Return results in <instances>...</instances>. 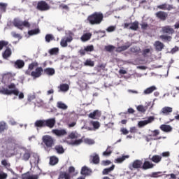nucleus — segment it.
Returning a JSON list of instances; mask_svg holds the SVG:
<instances>
[{
  "label": "nucleus",
  "instance_id": "54",
  "mask_svg": "<svg viewBox=\"0 0 179 179\" xmlns=\"http://www.w3.org/2000/svg\"><path fill=\"white\" fill-rule=\"evenodd\" d=\"M129 155H124V156L117 158L116 159V162H117V163H122V162H124V160H125V159H129Z\"/></svg>",
  "mask_w": 179,
  "mask_h": 179
},
{
  "label": "nucleus",
  "instance_id": "51",
  "mask_svg": "<svg viewBox=\"0 0 179 179\" xmlns=\"http://www.w3.org/2000/svg\"><path fill=\"white\" fill-rule=\"evenodd\" d=\"M59 52V49H58L57 48H55L50 49L49 53L50 54V55H57V54H58Z\"/></svg>",
  "mask_w": 179,
  "mask_h": 179
},
{
  "label": "nucleus",
  "instance_id": "50",
  "mask_svg": "<svg viewBox=\"0 0 179 179\" xmlns=\"http://www.w3.org/2000/svg\"><path fill=\"white\" fill-rule=\"evenodd\" d=\"M85 66H94V62L92 59H87L84 63Z\"/></svg>",
  "mask_w": 179,
  "mask_h": 179
},
{
  "label": "nucleus",
  "instance_id": "37",
  "mask_svg": "<svg viewBox=\"0 0 179 179\" xmlns=\"http://www.w3.org/2000/svg\"><path fill=\"white\" fill-rule=\"evenodd\" d=\"M13 25L15 27H17L20 30H23V27H22V21L18 19H15L13 21Z\"/></svg>",
  "mask_w": 179,
  "mask_h": 179
},
{
  "label": "nucleus",
  "instance_id": "53",
  "mask_svg": "<svg viewBox=\"0 0 179 179\" xmlns=\"http://www.w3.org/2000/svg\"><path fill=\"white\" fill-rule=\"evenodd\" d=\"M30 152H26L22 156V160H24V162H27L29 159H30Z\"/></svg>",
  "mask_w": 179,
  "mask_h": 179
},
{
  "label": "nucleus",
  "instance_id": "7",
  "mask_svg": "<svg viewBox=\"0 0 179 179\" xmlns=\"http://www.w3.org/2000/svg\"><path fill=\"white\" fill-rule=\"evenodd\" d=\"M155 121V117L153 116H150L148 120H141L138 122V125L139 128H143V127H145L148 125V124H151V122H153Z\"/></svg>",
  "mask_w": 179,
  "mask_h": 179
},
{
  "label": "nucleus",
  "instance_id": "55",
  "mask_svg": "<svg viewBox=\"0 0 179 179\" xmlns=\"http://www.w3.org/2000/svg\"><path fill=\"white\" fill-rule=\"evenodd\" d=\"M36 66H38V63L37 62H34L31 63L29 65L28 68L30 71H33V69H34V68H36Z\"/></svg>",
  "mask_w": 179,
  "mask_h": 179
},
{
  "label": "nucleus",
  "instance_id": "13",
  "mask_svg": "<svg viewBox=\"0 0 179 179\" xmlns=\"http://www.w3.org/2000/svg\"><path fill=\"white\" fill-rule=\"evenodd\" d=\"M162 30L164 34H173L174 33V29L171 28V27L169 25L162 27Z\"/></svg>",
  "mask_w": 179,
  "mask_h": 179
},
{
  "label": "nucleus",
  "instance_id": "58",
  "mask_svg": "<svg viewBox=\"0 0 179 179\" xmlns=\"http://www.w3.org/2000/svg\"><path fill=\"white\" fill-rule=\"evenodd\" d=\"M162 172H154L152 173V177H154V178H157V177H162Z\"/></svg>",
  "mask_w": 179,
  "mask_h": 179
},
{
  "label": "nucleus",
  "instance_id": "43",
  "mask_svg": "<svg viewBox=\"0 0 179 179\" xmlns=\"http://www.w3.org/2000/svg\"><path fill=\"white\" fill-rule=\"evenodd\" d=\"M131 52H133L134 54H139L141 53V48L137 46H134L130 48Z\"/></svg>",
  "mask_w": 179,
  "mask_h": 179
},
{
  "label": "nucleus",
  "instance_id": "49",
  "mask_svg": "<svg viewBox=\"0 0 179 179\" xmlns=\"http://www.w3.org/2000/svg\"><path fill=\"white\" fill-rule=\"evenodd\" d=\"M105 50L108 52H113V51L115 50V46H114L113 45H108L105 46Z\"/></svg>",
  "mask_w": 179,
  "mask_h": 179
},
{
  "label": "nucleus",
  "instance_id": "10",
  "mask_svg": "<svg viewBox=\"0 0 179 179\" xmlns=\"http://www.w3.org/2000/svg\"><path fill=\"white\" fill-rule=\"evenodd\" d=\"M56 122L57 121L55 120V117L48 119L45 120V127L52 129L53 127H55Z\"/></svg>",
  "mask_w": 179,
  "mask_h": 179
},
{
  "label": "nucleus",
  "instance_id": "47",
  "mask_svg": "<svg viewBox=\"0 0 179 179\" xmlns=\"http://www.w3.org/2000/svg\"><path fill=\"white\" fill-rule=\"evenodd\" d=\"M8 44H9V42L6 41H0V51H2L4 47H6V48Z\"/></svg>",
  "mask_w": 179,
  "mask_h": 179
},
{
  "label": "nucleus",
  "instance_id": "59",
  "mask_svg": "<svg viewBox=\"0 0 179 179\" xmlns=\"http://www.w3.org/2000/svg\"><path fill=\"white\" fill-rule=\"evenodd\" d=\"M34 99H36V95L29 94V95H28L27 101L29 102H31V101H33V100H34Z\"/></svg>",
  "mask_w": 179,
  "mask_h": 179
},
{
  "label": "nucleus",
  "instance_id": "44",
  "mask_svg": "<svg viewBox=\"0 0 179 179\" xmlns=\"http://www.w3.org/2000/svg\"><path fill=\"white\" fill-rule=\"evenodd\" d=\"M38 34H40V29H38V28L35 29H31L28 31L29 36H34V35Z\"/></svg>",
  "mask_w": 179,
  "mask_h": 179
},
{
  "label": "nucleus",
  "instance_id": "45",
  "mask_svg": "<svg viewBox=\"0 0 179 179\" xmlns=\"http://www.w3.org/2000/svg\"><path fill=\"white\" fill-rule=\"evenodd\" d=\"M153 49L150 48H147V49H144L142 51V55L143 57H144V58H146L147 57H148V54H150V52Z\"/></svg>",
  "mask_w": 179,
  "mask_h": 179
},
{
  "label": "nucleus",
  "instance_id": "38",
  "mask_svg": "<svg viewBox=\"0 0 179 179\" xmlns=\"http://www.w3.org/2000/svg\"><path fill=\"white\" fill-rule=\"evenodd\" d=\"M131 47V45H124L122 46H120L117 48V52H122V51H127Z\"/></svg>",
  "mask_w": 179,
  "mask_h": 179
},
{
  "label": "nucleus",
  "instance_id": "22",
  "mask_svg": "<svg viewBox=\"0 0 179 179\" xmlns=\"http://www.w3.org/2000/svg\"><path fill=\"white\" fill-rule=\"evenodd\" d=\"M143 164V162H142L141 160L136 159L132 163L131 167L133 169H142V165Z\"/></svg>",
  "mask_w": 179,
  "mask_h": 179
},
{
  "label": "nucleus",
  "instance_id": "9",
  "mask_svg": "<svg viewBox=\"0 0 179 179\" xmlns=\"http://www.w3.org/2000/svg\"><path fill=\"white\" fill-rule=\"evenodd\" d=\"M73 40L72 36L63 37L60 41V45L63 48L68 47V43H71Z\"/></svg>",
  "mask_w": 179,
  "mask_h": 179
},
{
  "label": "nucleus",
  "instance_id": "12",
  "mask_svg": "<svg viewBox=\"0 0 179 179\" xmlns=\"http://www.w3.org/2000/svg\"><path fill=\"white\" fill-rule=\"evenodd\" d=\"M90 163H93L94 164H99L100 163V157H99V155L97 154L90 155Z\"/></svg>",
  "mask_w": 179,
  "mask_h": 179
},
{
  "label": "nucleus",
  "instance_id": "14",
  "mask_svg": "<svg viewBox=\"0 0 179 179\" xmlns=\"http://www.w3.org/2000/svg\"><path fill=\"white\" fill-rule=\"evenodd\" d=\"M171 113H173V108L169 106H165L162 108L161 110V114H162V115H170Z\"/></svg>",
  "mask_w": 179,
  "mask_h": 179
},
{
  "label": "nucleus",
  "instance_id": "3",
  "mask_svg": "<svg viewBox=\"0 0 179 179\" xmlns=\"http://www.w3.org/2000/svg\"><path fill=\"white\" fill-rule=\"evenodd\" d=\"M42 145L46 150H50L55 146V139L50 135H45L42 137Z\"/></svg>",
  "mask_w": 179,
  "mask_h": 179
},
{
  "label": "nucleus",
  "instance_id": "56",
  "mask_svg": "<svg viewBox=\"0 0 179 179\" xmlns=\"http://www.w3.org/2000/svg\"><path fill=\"white\" fill-rule=\"evenodd\" d=\"M85 51H86L87 52H92V51H94V47L93 46V45H87L85 48Z\"/></svg>",
  "mask_w": 179,
  "mask_h": 179
},
{
  "label": "nucleus",
  "instance_id": "15",
  "mask_svg": "<svg viewBox=\"0 0 179 179\" xmlns=\"http://www.w3.org/2000/svg\"><path fill=\"white\" fill-rule=\"evenodd\" d=\"M1 164H2V166H4V167H6V169H7V170H8V171H10V173H12V174H13V176H17V174H16L15 173V171H13V169H9V167H10V163H8V161H6V159L2 160Z\"/></svg>",
  "mask_w": 179,
  "mask_h": 179
},
{
  "label": "nucleus",
  "instance_id": "46",
  "mask_svg": "<svg viewBox=\"0 0 179 179\" xmlns=\"http://www.w3.org/2000/svg\"><path fill=\"white\" fill-rule=\"evenodd\" d=\"M58 163V158L57 157H51L50 159V164L55 166Z\"/></svg>",
  "mask_w": 179,
  "mask_h": 179
},
{
  "label": "nucleus",
  "instance_id": "24",
  "mask_svg": "<svg viewBox=\"0 0 179 179\" xmlns=\"http://www.w3.org/2000/svg\"><path fill=\"white\" fill-rule=\"evenodd\" d=\"M34 125L37 128H45V120H36Z\"/></svg>",
  "mask_w": 179,
  "mask_h": 179
},
{
  "label": "nucleus",
  "instance_id": "61",
  "mask_svg": "<svg viewBox=\"0 0 179 179\" xmlns=\"http://www.w3.org/2000/svg\"><path fill=\"white\" fill-rule=\"evenodd\" d=\"M8 178V173L3 172L0 173V179H6Z\"/></svg>",
  "mask_w": 179,
  "mask_h": 179
},
{
  "label": "nucleus",
  "instance_id": "21",
  "mask_svg": "<svg viewBox=\"0 0 179 179\" xmlns=\"http://www.w3.org/2000/svg\"><path fill=\"white\" fill-rule=\"evenodd\" d=\"M40 162V157L37 154H33L32 157H31L30 159V163L31 164H38Z\"/></svg>",
  "mask_w": 179,
  "mask_h": 179
},
{
  "label": "nucleus",
  "instance_id": "29",
  "mask_svg": "<svg viewBox=\"0 0 179 179\" xmlns=\"http://www.w3.org/2000/svg\"><path fill=\"white\" fill-rule=\"evenodd\" d=\"M90 173H92V170L87 166H83L81 169V174L83 176H90Z\"/></svg>",
  "mask_w": 179,
  "mask_h": 179
},
{
  "label": "nucleus",
  "instance_id": "39",
  "mask_svg": "<svg viewBox=\"0 0 179 179\" xmlns=\"http://www.w3.org/2000/svg\"><path fill=\"white\" fill-rule=\"evenodd\" d=\"M45 40L46 43H51L53 40H55V38L54 37L53 34H48L45 36Z\"/></svg>",
  "mask_w": 179,
  "mask_h": 179
},
{
  "label": "nucleus",
  "instance_id": "20",
  "mask_svg": "<svg viewBox=\"0 0 179 179\" xmlns=\"http://www.w3.org/2000/svg\"><path fill=\"white\" fill-rule=\"evenodd\" d=\"M14 66L17 69H22L24 66V61L22 59H17L14 63Z\"/></svg>",
  "mask_w": 179,
  "mask_h": 179
},
{
  "label": "nucleus",
  "instance_id": "8",
  "mask_svg": "<svg viewBox=\"0 0 179 179\" xmlns=\"http://www.w3.org/2000/svg\"><path fill=\"white\" fill-rule=\"evenodd\" d=\"M155 16L157 19H159V20L164 22L169 17V14L164 11H158L155 13Z\"/></svg>",
  "mask_w": 179,
  "mask_h": 179
},
{
  "label": "nucleus",
  "instance_id": "5",
  "mask_svg": "<svg viewBox=\"0 0 179 179\" xmlns=\"http://www.w3.org/2000/svg\"><path fill=\"white\" fill-rule=\"evenodd\" d=\"M52 133L54 135H56V136H58L59 138H61V136H65L66 135H68V131H66V130H65V129H52Z\"/></svg>",
  "mask_w": 179,
  "mask_h": 179
},
{
  "label": "nucleus",
  "instance_id": "40",
  "mask_svg": "<svg viewBox=\"0 0 179 179\" xmlns=\"http://www.w3.org/2000/svg\"><path fill=\"white\" fill-rule=\"evenodd\" d=\"M55 150L59 155H62V153L65 152V150H64V147H62V145H56L55 147Z\"/></svg>",
  "mask_w": 179,
  "mask_h": 179
},
{
  "label": "nucleus",
  "instance_id": "25",
  "mask_svg": "<svg viewBox=\"0 0 179 179\" xmlns=\"http://www.w3.org/2000/svg\"><path fill=\"white\" fill-rule=\"evenodd\" d=\"M159 128L163 132H171V131H173V127L167 124H162Z\"/></svg>",
  "mask_w": 179,
  "mask_h": 179
},
{
  "label": "nucleus",
  "instance_id": "60",
  "mask_svg": "<svg viewBox=\"0 0 179 179\" xmlns=\"http://www.w3.org/2000/svg\"><path fill=\"white\" fill-rule=\"evenodd\" d=\"M152 136L156 137L157 135H160V131L155 129L154 131H152Z\"/></svg>",
  "mask_w": 179,
  "mask_h": 179
},
{
  "label": "nucleus",
  "instance_id": "36",
  "mask_svg": "<svg viewBox=\"0 0 179 179\" xmlns=\"http://www.w3.org/2000/svg\"><path fill=\"white\" fill-rule=\"evenodd\" d=\"M57 108H60V110H68V106L62 101H58L57 103Z\"/></svg>",
  "mask_w": 179,
  "mask_h": 179
},
{
  "label": "nucleus",
  "instance_id": "27",
  "mask_svg": "<svg viewBox=\"0 0 179 179\" xmlns=\"http://www.w3.org/2000/svg\"><path fill=\"white\" fill-rule=\"evenodd\" d=\"M6 130H8V124L3 121L0 122V134H2V132Z\"/></svg>",
  "mask_w": 179,
  "mask_h": 179
},
{
  "label": "nucleus",
  "instance_id": "26",
  "mask_svg": "<svg viewBox=\"0 0 179 179\" xmlns=\"http://www.w3.org/2000/svg\"><path fill=\"white\" fill-rule=\"evenodd\" d=\"M149 159L151 160V162H153V163H160L162 162V156L160 155H153L150 158V155L149 156Z\"/></svg>",
  "mask_w": 179,
  "mask_h": 179
},
{
  "label": "nucleus",
  "instance_id": "23",
  "mask_svg": "<svg viewBox=\"0 0 179 179\" xmlns=\"http://www.w3.org/2000/svg\"><path fill=\"white\" fill-rule=\"evenodd\" d=\"M22 179H38V176L37 175H30L29 172L22 174Z\"/></svg>",
  "mask_w": 179,
  "mask_h": 179
},
{
  "label": "nucleus",
  "instance_id": "32",
  "mask_svg": "<svg viewBox=\"0 0 179 179\" xmlns=\"http://www.w3.org/2000/svg\"><path fill=\"white\" fill-rule=\"evenodd\" d=\"M101 113L99 110H94L92 113L89 114V117L92 118V120H96V117H100Z\"/></svg>",
  "mask_w": 179,
  "mask_h": 179
},
{
  "label": "nucleus",
  "instance_id": "31",
  "mask_svg": "<svg viewBox=\"0 0 179 179\" xmlns=\"http://www.w3.org/2000/svg\"><path fill=\"white\" fill-rule=\"evenodd\" d=\"M58 89H59V92H68L69 90V85L68 84H61Z\"/></svg>",
  "mask_w": 179,
  "mask_h": 179
},
{
  "label": "nucleus",
  "instance_id": "42",
  "mask_svg": "<svg viewBox=\"0 0 179 179\" xmlns=\"http://www.w3.org/2000/svg\"><path fill=\"white\" fill-rule=\"evenodd\" d=\"M90 125H92L94 129H99L100 128V122L99 121H91Z\"/></svg>",
  "mask_w": 179,
  "mask_h": 179
},
{
  "label": "nucleus",
  "instance_id": "4",
  "mask_svg": "<svg viewBox=\"0 0 179 179\" xmlns=\"http://www.w3.org/2000/svg\"><path fill=\"white\" fill-rule=\"evenodd\" d=\"M36 8L38 10H41V12H44L45 10H48L50 9V6L47 2L44 1H41L38 2Z\"/></svg>",
  "mask_w": 179,
  "mask_h": 179
},
{
  "label": "nucleus",
  "instance_id": "34",
  "mask_svg": "<svg viewBox=\"0 0 179 179\" xmlns=\"http://www.w3.org/2000/svg\"><path fill=\"white\" fill-rule=\"evenodd\" d=\"M115 167V165H112L109 168L104 169L102 171L103 176H107V174H108L109 173H111V171H113V170H114Z\"/></svg>",
  "mask_w": 179,
  "mask_h": 179
},
{
  "label": "nucleus",
  "instance_id": "63",
  "mask_svg": "<svg viewBox=\"0 0 179 179\" xmlns=\"http://www.w3.org/2000/svg\"><path fill=\"white\" fill-rule=\"evenodd\" d=\"M166 177H168L169 179H177V176H176L174 173L166 175Z\"/></svg>",
  "mask_w": 179,
  "mask_h": 179
},
{
  "label": "nucleus",
  "instance_id": "17",
  "mask_svg": "<svg viewBox=\"0 0 179 179\" xmlns=\"http://www.w3.org/2000/svg\"><path fill=\"white\" fill-rule=\"evenodd\" d=\"M157 8L161 9L162 10H171V9H173V6L165 3L157 6Z\"/></svg>",
  "mask_w": 179,
  "mask_h": 179
},
{
  "label": "nucleus",
  "instance_id": "62",
  "mask_svg": "<svg viewBox=\"0 0 179 179\" xmlns=\"http://www.w3.org/2000/svg\"><path fill=\"white\" fill-rule=\"evenodd\" d=\"M82 140L79 139V140H76L75 141H73V143H70L69 145H80V143H82Z\"/></svg>",
  "mask_w": 179,
  "mask_h": 179
},
{
  "label": "nucleus",
  "instance_id": "19",
  "mask_svg": "<svg viewBox=\"0 0 179 179\" xmlns=\"http://www.w3.org/2000/svg\"><path fill=\"white\" fill-rule=\"evenodd\" d=\"M154 47H155L156 51H162L163 48H164V44L159 41H156Z\"/></svg>",
  "mask_w": 179,
  "mask_h": 179
},
{
  "label": "nucleus",
  "instance_id": "18",
  "mask_svg": "<svg viewBox=\"0 0 179 179\" xmlns=\"http://www.w3.org/2000/svg\"><path fill=\"white\" fill-rule=\"evenodd\" d=\"M14 77H15V74L12 73L11 72H8L3 74V79L4 80H6L7 82L12 80Z\"/></svg>",
  "mask_w": 179,
  "mask_h": 179
},
{
  "label": "nucleus",
  "instance_id": "52",
  "mask_svg": "<svg viewBox=\"0 0 179 179\" xmlns=\"http://www.w3.org/2000/svg\"><path fill=\"white\" fill-rule=\"evenodd\" d=\"M159 38H161V40H162L163 41H171V36H169L166 35H161L159 36Z\"/></svg>",
  "mask_w": 179,
  "mask_h": 179
},
{
  "label": "nucleus",
  "instance_id": "11",
  "mask_svg": "<svg viewBox=\"0 0 179 179\" xmlns=\"http://www.w3.org/2000/svg\"><path fill=\"white\" fill-rule=\"evenodd\" d=\"M153 167H155V164H153V163L145 160L142 164L141 169L143 170H150V169H153Z\"/></svg>",
  "mask_w": 179,
  "mask_h": 179
},
{
  "label": "nucleus",
  "instance_id": "64",
  "mask_svg": "<svg viewBox=\"0 0 179 179\" xmlns=\"http://www.w3.org/2000/svg\"><path fill=\"white\" fill-rule=\"evenodd\" d=\"M30 27V23H29L27 21L22 22V27Z\"/></svg>",
  "mask_w": 179,
  "mask_h": 179
},
{
  "label": "nucleus",
  "instance_id": "30",
  "mask_svg": "<svg viewBox=\"0 0 179 179\" xmlns=\"http://www.w3.org/2000/svg\"><path fill=\"white\" fill-rule=\"evenodd\" d=\"M130 25V30H134V31H136V30L139 29V22L138 21H134L133 23H131Z\"/></svg>",
  "mask_w": 179,
  "mask_h": 179
},
{
  "label": "nucleus",
  "instance_id": "6",
  "mask_svg": "<svg viewBox=\"0 0 179 179\" xmlns=\"http://www.w3.org/2000/svg\"><path fill=\"white\" fill-rule=\"evenodd\" d=\"M43 72H44V69H43L42 67H37L35 71L31 73V76H32L34 79H37V78L41 76Z\"/></svg>",
  "mask_w": 179,
  "mask_h": 179
},
{
  "label": "nucleus",
  "instance_id": "28",
  "mask_svg": "<svg viewBox=\"0 0 179 179\" xmlns=\"http://www.w3.org/2000/svg\"><path fill=\"white\" fill-rule=\"evenodd\" d=\"M157 88L156 86L152 85L144 90V94H150L151 93H153L155 90H157Z\"/></svg>",
  "mask_w": 179,
  "mask_h": 179
},
{
  "label": "nucleus",
  "instance_id": "1",
  "mask_svg": "<svg viewBox=\"0 0 179 179\" xmlns=\"http://www.w3.org/2000/svg\"><path fill=\"white\" fill-rule=\"evenodd\" d=\"M104 19V15L101 12H94V13L90 15L87 20L92 26L94 24H100Z\"/></svg>",
  "mask_w": 179,
  "mask_h": 179
},
{
  "label": "nucleus",
  "instance_id": "2",
  "mask_svg": "<svg viewBox=\"0 0 179 179\" xmlns=\"http://www.w3.org/2000/svg\"><path fill=\"white\" fill-rule=\"evenodd\" d=\"M8 88L12 90H8ZM8 88H5V87H0V94H5L6 96H10L12 94L19 96V90L16 88V85H15V83L8 85Z\"/></svg>",
  "mask_w": 179,
  "mask_h": 179
},
{
  "label": "nucleus",
  "instance_id": "35",
  "mask_svg": "<svg viewBox=\"0 0 179 179\" xmlns=\"http://www.w3.org/2000/svg\"><path fill=\"white\" fill-rule=\"evenodd\" d=\"M80 38H81V41H84V42L89 41V40L92 38V34L90 33L84 34Z\"/></svg>",
  "mask_w": 179,
  "mask_h": 179
},
{
  "label": "nucleus",
  "instance_id": "57",
  "mask_svg": "<svg viewBox=\"0 0 179 179\" xmlns=\"http://www.w3.org/2000/svg\"><path fill=\"white\" fill-rule=\"evenodd\" d=\"M137 110L138 111H140L141 113H145V111H146V109L145 108V107L142 105H139L137 107Z\"/></svg>",
  "mask_w": 179,
  "mask_h": 179
},
{
  "label": "nucleus",
  "instance_id": "33",
  "mask_svg": "<svg viewBox=\"0 0 179 179\" xmlns=\"http://www.w3.org/2000/svg\"><path fill=\"white\" fill-rule=\"evenodd\" d=\"M44 72L46 75H48L49 76H52V75H55V69L52 68H46L44 70Z\"/></svg>",
  "mask_w": 179,
  "mask_h": 179
},
{
  "label": "nucleus",
  "instance_id": "41",
  "mask_svg": "<svg viewBox=\"0 0 179 179\" xmlns=\"http://www.w3.org/2000/svg\"><path fill=\"white\" fill-rule=\"evenodd\" d=\"M111 153H113V150H111V146L108 145L106 150L103 152V156L108 157V156H111Z\"/></svg>",
  "mask_w": 179,
  "mask_h": 179
},
{
  "label": "nucleus",
  "instance_id": "48",
  "mask_svg": "<svg viewBox=\"0 0 179 179\" xmlns=\"http://www.w3.org/2000/svg\"><path fill=\"white\" fill-rule=\"evenodd\" d=\"M8 7V3H0V12L5 13L6 12V8Z\"/></svg>",
  "mask_w": 179,
  "mask_h": 179
},
{
  "label": "nucleus",
  "instance_id": "16",
  "mask_svg": "<svg viewBox=\"0 0 179 179\" xmlns=\"http://www.w3.org/2000/svg\"><path fill=\"white\" fill-rule=\"evenodd\" d=\"M10 55H12V50L10 49V48L7 46L4 52H3L2 53L3 58L4 59H8V58H9Z\"/></svg>",
  "mask_w": 179,
  "mask_h": 179
}]
</instances>
